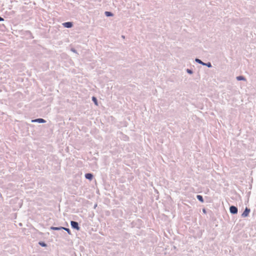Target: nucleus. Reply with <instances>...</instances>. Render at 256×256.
Returning <instances> with one entry per match:
<instances>
[{"label":"nucleus","mask_w":256,"mask_h":256,"mask_svg":"<svg viewBox=\"0 0 256 256\" xmlns=\"http://www.w3.org/2000/svg\"><path fill=\"white\" fill-rule=\"evenodd\" d=\"M195 61L198 62V64H201L203 66H208V68H211L212 66V64L210 62H208V63H204L203 62H202L198 58H196Z\"/></svg>","instance_id":"obj_1"},{"label":"nucleus","mask_w":256,"mask_h":256,"mask_svg":"<svg viewBox=\"0 0 256 256\" xmlns=\"http://www.w3.org/2000/svg\"><path fill=\"white\" fill-rule=\"evenodd\" d=\"M70 224L74 229H76L78 230H80V227L78 226V222L75 221H71L70 222Z\"/></svg>","instance_id":"obj_2"},{"label":"nucleus","mask_w":256,"mask_h":256,"mask_svg":"<svg viewBox=\"0 0 256 256\" xmlns=\"http://www.w3.org/2000/svg\"><path fill=\"white\" fill-rule=\"evenodd\" d=\"M230 211L232 214H236L238 213V210L236 206H232L230 208Z\"/></svg>","instance_id":"obj_3"},{"label":"nucleus","mask_w":256,"mask_h":256,"mask_svg":"<svg viewBox=\"0 0 256 256\" xmlns=\"http://www.w3.org/2000/svg\"><path fill=\"white\" fill-rule=\"evenodd\" d=\"M32 122L45 123L46 120L43 118H39L32 120Z\"/></svg>","instance_id":"obj_4"},{"label":"nucleus","mask_w":256,"mask_h":256,"mask_svg":"<svg viewBox=\"0 0 256 256\" xmlns=\"http://www.w3.org/2000/svg\"><path fill=\"white\" fill-rule=\"evenodd\" d=\"M64 27L66 28H71L73 26V23L72 22H68L62 24Z\"/></svg>","instance_id":"obj_5"},{"label":"nucleus","mask_w":256,"mask_h":256,"mask_svg":"<svg viewBox=\"0 0 256 256\" xmlns=\"http://www.w3.org/2000/svg\"><path fill=\"white\" fill-rule=\"evenodd\" d=\"M250 212V209L248 208H246L245 210H244V212L242 214V217H246V216H248Z\"/></svg>","instance_id":"obj_6"},{"label":"nucleus","mask_w":256,"mask_h":256,"mask_svg":"<svg viewBox=\"0 0 256 256\" xmlns=\"http://www.w3.org/2000/svg\"><path fill=\"white\" fill-rule=\"evenodd\" d=\"M85 178H86L92 180L93 178V174L90 173H87L85 174Z\"/></svg>","instance_id":"obj_7"},{"label":"nucleus","mask_w":256,"mask_h":256,"mask_svg":"<svg viewBox=\"0 0 256 256\" xmlns=\"http://www.w3.org/2000/svg\"><path fill=\"white\" fill-rule=\"evenodd\" d=\"M50 229L52 230H63V229H64V227H62V226H60V227L51 226L50 228Z\"/></svg>","instance_id":"obj_8"},{"label":"nucleus","mask_w":256,"mask_h":256,"mask_svg":"<svg viewBox=\"0 0 256 256\" xmlns=\"http://www.w3.org/2000/svg\"><path fill=\"white\" fill-rule=\"evenodd\" d=\"M236 80H246V78L243 76H238L236 78Z\"/></svg>","instance_id":"obj_9"},{"label":"nucleus","mask_w":256,"mask_h":256,"mask_svg":"<svg viewBox=\"0 0 256 256\" xmlns=\"http://www.w3.org/2000/svg\"><path fill=\"white\" fill-rule=\"evenodd\" d=\"M196 198H197L198 200L199 201H200V202H204V198H203V197H202V196H201V195H197L196 196Z\"/></svg>","instance_id":"obj_10"},{"label":"nucleus","mask_w":256,"mask_h":256,"mask_svg":"<svg viewBox=\"0 0 256 256\" xmlns=\"http://www.w3.org/2000/svg\"><path fill=\"white\" fill-rule=\"evenodd\" d=\"M104 14L106 16H112L114 15L112 12L107 11L105 12Z\"/></svg>","instance_id":"obj_11"},{"label":"nucleus","mask_w":256,"mask_h":256,"mask_svg":"<svg viewBox=\"0 0 256 256\" xmlns=\"http://www.w3.org/2000/svg\"><path fill=\"white\" fill-rule=\"evenodd\" d=\"M92 100L96 105H98V101H97V99L96 97L92 96Z\"/></svg>","instance_id":"obj_12"},{"label":"nucleus","mask_w":256,"mask_h":256,"mask_svg":"<svg viewBox=\"0 0 256 256\" xmlns=\"http://www.w3.org/2000/svg\"><path fill=\"white\" fill-rule=\"evenodd\" d=\"M39 244L42 247H46V244L43 242H39Z\"/></svg>","instance_id":"obj_13"},{"label":"nucleus","mask_w":256,"mask_h":256,"mask_svg":"<svg viewBox=\"0 0 256 256\" xmlns=\"http://www.w3.org/2000/svg\"><path fill=\"white\" fill-rule=\"evenodd\" d=\"M63 230H64L68 232V233L70 235L71 234V232H70V230L69 228H64V229H63Z\"/></svg>","instance_id":"obj_14"},{"label":"nucleus","mask_w":256,"mask_h":256,"mask_svg":"<svg viewBox=\"0 0 256 256\" xmlns=\"http://www.w3.org/2000/svg\"><path fill=\"white\" fill-rule=\"evenodd\" d=\"M186 72L189 74H192L193 73V71L190 69H187Z\"/></svg>","instance_id":"obj_15"},{"label":"nucleus","mask_w":256,"mask_h":256,"mask_svg":"<svg viewBox=\"0 0 256 256\" xmlns=\"http://www.w3.org/2000/svg\"><path fill=\"white\" fill-rule=\"evenodd\" d=\"M71 51H72V52H74V53H76V50L74 48H71Z\"/></svg>","instance_id":"obj_16"},{"label":"nucleus","mask_w":256,"mask_h":256,"mask_svg":"<svg viewBox=\"0 0 256 256\" xmlns=\"http://www.w3.org/2000/svg\"><path fill=\"white\" fill-rule=\"evenodd\" d=\"M4 19L2 18L0 16V22L4 21Z\"/></svg>","instance_id":"obj_17"},{"label":"nucleus","mask_w":256,"mask_h":256,"mask_svg":"<svg viewBox=\"0 0 256 256\" xmlns=\"http://www.w3.org/2000/svg\"><path fill=\"white\" fill-rule=\"evenodd\" d=\"M202 211H203V212H204V213H206V210H205V209H203Z\"/></svg>","instance_id":"obj_18"}]
</instances>
